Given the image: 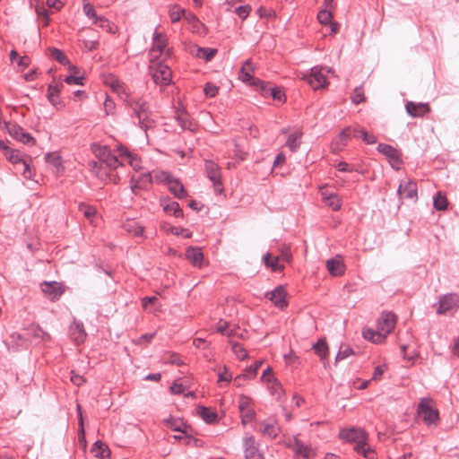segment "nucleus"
Masks as SVG:
<instances>
[{
  "label": "nucleus",
  "instance_id": "obj_1",
  "mask_svg": "<svg viewBox=\"0 0 459 459\" xmlns=\"http://www.w3.org/2000/svg\"><path fill=\"white\" fill-rule=\"evenodd\" d=\"M94 153L99 161L90 162L92 171L102 179L117 184L119 178L113 170L122 165L117 157L112 154L107 146H99L94 150Z\"/></svg>",
  "mask_w": 459,
  "mask_h": 459
},
{
  "label": "nucleus",
  "instance_id": "obj_2",
  "mask_svg": "<svg viewBox=\"0 0 459 459\" xmlns=\"http://www.w3.org/2000/svg\"><path fill=\"white\" fill-rule=\"evenodd\" d=\"M126 105L132 110V118L136 119L134 123L143 129L146 134L149 130L155 128L156 120L150 108V104L145 99L141 97L131 98L127 100Z\"/></svg>",
  "mask_w": 459,
  "mask_h": 459
},
{
  "label": "nucleus",
  "instance_id": "obj_3",
  "mask_svg": "<svg viewBox=\"0 0 459 459\" xmlns=\"http://www.w3.org/2000/svg\"><path fill=\"white\" fill-rule=\"evenodd\" d=\"M340 437L348 442L355 443L354 450L366 459H377L376 452L368 444V434L361 429H344L340 432Z\"/></svg>",
  "mask_w": 459,
  "mask_h": 459
},
{
  "label": "nucleus",
  "instance_id": "obj_4",
  "mask_svg": "<svg viewBox=\"0 0 459 459\" xmlns=\"http://www.w3.org/2000/svg\"><path fill=\"white\" fill-rule=\"evenodd\" d=\"M417 412L427 425L437 424L439 420L438 411L434 408L430 398H422L418 405Z\"/></svg>",
  "mask_w": 459,
  "mask_h": 459
},
{
  "label": "nucleus",
  "instance_id": "obj_5",
  "mask_svg": "<svg viewBox=\"0 0 459 459\" xmlns=\"http://www.w3.org/2000/svg\"><path fill=\"white\" fill-rule=\"evenodd\" d=\"M150 74L156 84L168 85L170 82L172 73L167 65L157 63L150 66Z\"/></svg>",
  "mask_w": 459,
  "mask_h": 459
},
{
  "label": "nucleus",
  "instance_id": "obj_6",
  "mask_svg": "<svg viewBox=\"0 0 459 459\" xmlns=\"http://www.w3.org/2000/svg\"><path fill=\"white\" fill-rule=\"evenodd\" d=\"M205 173L213 185L214 192L221 195L224 187L219 165L212 160H205Z\"/></svg>",
  "mask_w": 459,
  "mask_h": 459
},
{
  "label": "nucleus",
  "instance_id": "obj_7",
  "mask_svg": "<svg viewBox=\"0 0 459 459\" xmlns=\"http://www.w3.org/2000/svg\"><path fill=\"white\" fill-rule=\"evenodd\" d=\"M155 179L158 182L166 181L168 183L169 190L171 192V194L174 195L175 197L178 199L186 197L187 193L183 184L178 179L171 178L169 174L166 172H160L159 175L155 176Z\"/></svg>",
  "mask_w": 459,
  "mask_h": 459
},
{
  "label": "nucleus",
  "instance_id": "obj_8",
  "mask_svg": "<svg viewBox=\"0 0 459 459\" xmlns=\"http://www.w3.org/2000/svg\"><path fill=\"white\" fill-rule=\"evenodd\" d=\"M243 451L246 459H264L260 451V445L254 436H247L243 438Z\"/></svg>",
  "mask_w": 459,
  "mask_h": 459
},
{
  "label": "nucleus",
  "instance_id": "obj_9",
  "mask_svg": "<svg viewBox=\"0 0 459 459\" xmlns=\"http://www.w3.org/2000/svg\"><path fill=\"white\" fill-rule=\"evenodd\" d=\"M395 325L396 316L393 312H383L377 320V330L386 338L394 329Z\"/></svg>",
  "mask_w": 459,
  "mask_h": 459
},
{
  "label": "nucleus",
  "instance_id": "obj_10",
  "mask_svg": "<svg viewBox=\"0 0 459 459\" xmlns=\"http://www.w3.org/2000/svg\"><path fill=\"white\" fill-rule=\"evenodd\" d=\"M303 79H305L315 91L327 85L326 77L322 74L321 68L317 66L311 68L310 73L304 75Z\"/></svg>",
  "mask_w": 459,
  "mask_h": 459
},
{
  "label": "nucleus",
  "instance_id": "obj_11",
  "mask_svg": "<svg viewBox=\"0 0 459 459\" xmlns=\"http://www.w3.org/2000/svg\"><path fill=\"white\" fill-rule=\"evenodd\" d=\"M459 307V296L455 293L445 294L438 300L437 313L441 315Z\"/></svg>",
  "mask_w": 459,
  "mask_h": 459
},
{
  "label": "nucleus",
  "instance_id": "obj_12",
  "mask_svg": "<svg viewBox=\"0 0 459 459\" xmlns=\"http://www.w3.org/2000/svg\"><path fill=\"white\" fill-rule=\"evenodd\" d=\"M405 110L411 117H423L431 111V108L428 102L407 101Z\"/></svg>",
  "mask_w": 459,
  "mask_h": 459
},
{
  "label": "nucleus",
  "instance_id": "obj_13",
  "mask_svg": "<svg viewBox=\"0 0 459 459\" xmlns=\"http://www.w3.org/2000/svg\"><path fill=\"white\" fill-rule=\"evenodd\" d=\"M7 130H8L9 134L13 138H14L23 143L35 145L36 140L31 136L30 134L25 132L24 129L22 126H20L19 125L9 124L7 126Z\"/></svg>",
  "mask_w": 459,
  "mask_h": 459
},
{
  "label": "nucleus",
  "instance_id": "obj_14",
  "mask_svg": "<svg viewBox=\"0 0 459 459\" xmlns=\"http://www.w3.org/2000/svg\"><path fill=\"white\" fill-rule=\"evenodd\" d=\"M41 290L52 301L57 300L65 292L64 286L56 281L43 282L41 284Z\"/></svg>",
  "mask_w": 459,
  "mask_h": 459
},
{
  "label": "nucleus",
  "instance_id": "obj_15",
  "mask_svg": "<svg viewBox=\"0 0 459 459\" xmlns=\"http://www.w3.org/2000/svg\"><path fill=\"white\" fill-rule=\"evenodd\" d=\"M255 68V65L250 59L246 60L238 72V79L252 85L254 81L257 79L253 76Z\"/></svg>",
  "mask_w": 459,
  "mask_h": 459
},
{
  "label": "nucleus",
  "instance_id": "obj_16",
  "mask_svg": "<svg viewBox=\"0 0 459 459\" xmlns=\"http://www.w3.org/2000/svg\"><path fill=\"white\" fill-rule=\"evenodd\" d=\"M176 120L184 130L194 132L196 129V124L191 119L190 115L183 107L177 108Z\"/></svg>",
  "mask_w": 459,
  "mask_h": 459
},
{
  "label": "nucleus",
  "instance_id": "obj_17",
  "mask_svg": "<svg viewBox=\"0 0 459 459\" xmlns=\"http://www.w3.org/2000/svg\"><path fill=\"white\" fill-rule=\"evenodd\" d=\"M265 296L274 304L275 307L279 308H283L288 305L286 300V291L281 285L276 287L273 290L267 292Z\"/></svg>",
  "mask_w": 459,
  "mask_h": 459
},
{
  "label": "nucleus",
  "instance_id": "obj_18",
  "mask_svg": "<svg viewBox=\"0 0 459 459\" xmlns=\"http://www.w3.org/2000/svg\"><path fill=\"white\" fill-rule=\"evenodd\" d=\"M397 193L402 198L416 199L417 198L416 183L410 179L402 181L398 186Z\"/></svg>",
  "mask_w": 459,
  "mask_h": 459
},
{
  "label": "nucleus",
  "instance_id": "obj_19",
  "mask_svg": "<svg viewBox=\"0 0 459 459\" xmlns=\"http://www.w3.org/2000/svg\"><path fill=\"white\" fill-rule=\"evenodd\" d=\"M69 335L76 344L83 342L87 336L83 324L74 320L69 327Z\"/></svg>",
  "mask_w": 459,
  "mask_h": 459
},
{
  "label": "nucleus",
  "instance_id": "obj_20",
  "mask_svg": "<svg viewBox=\"0 0 459 459\" xmlns=\"http://www.w3.org/2000/svg\"><path fill=\"white\" fill-rule=\"evenodd\" d=\"M167 47V37L165 34L155 31L153 34V45L151 49V55L157 57L162 54Z\"/></svg>",
  "mask_w": 459,
  "mask_h": 459
},
{
  "label": "nucleus",
  "instance_id": "obj_21",
  "mask_svg": "<svg viewBox=\"0 0 459 459\" xmlns=\"http://www.w3.org/2000/svg\"><path fill=\"white\" fill-rule=\"evenodd\" d=\"M123 228L127 233L133 235L134 237H141L143 238H145L143 235L144 227L134 219H127L123 223Z\"/></svg>",
  "mask_w": 459,
  "mask_h": 459
},
{
  "label": "nucleus",
  "instance_id": "obj_22",
  "mask_svg": "<svg viewBox=\"0 0 459 459\" xmlns=\"http://www.w3.org/2000/svg\"><path fill=\"white\" fill-rule=\"evenodd\" d=\"M377 149L380 153L385 155L391 161H394L398 164L401 163L400 153L393 146L386 143H379Z\"/></svg>",
  "mask_w": 459,
  "mask_h": 459
},
{
  "label": "nucleus",
  "instance_id": "obj_23",
  "mask_svg": "<svg viewBox=\"0 0 459 459\" xmlns=\"http://www.w3.org/2000/svg\"><path fill=\"white\" fill-rule=\"evenodd\" d=\"M295 454L303 459H313L315 451L308 446H305L300 440L295 438L292 446Z\"/></svg>",
  "mask_w": 459,
  "mask_h": 459
},
{
  "label": "nucleus",
  "instance_id": "obj_24",
  "mask_svg": "<svg viewBox=\"0 0 459 459\" xmlns=\"http://www.w3.org/2000/svg\"><path fill=\"white\" fill-rule=\"evenodd\" d=\"M186 257L195 266L201 267L202 262L204 259V254L201 251V248L196 247H189L186 250Z\"/></svg>",
  "mask_w": 459,
  "mask_h": 459
},
{
  "label": "nucleus",
  "instance_id": "obj_25",
  "mask_svg": "<svg viewBox=\"0 0 459 459\" xmlns=\"http://www.w3.org/2000/svg\"><path fill=\"white\" fill-rule=\"evenodd\" d=\"M152 178L150 172L143 173L137 178H132V190L135 188H148L152 185Z\"/></svg>",
  "mask_w": 459,
  "mask_h": 459
},
{
  "label": "nucleus",
  "instance_id": "obj_26",
  "mask_svg": "<svg viewBox=\"0 0 459 459\" xmlns=\"http://www.w3.org/2000/svg\"><path fill=\"white\" fill-rule=\"evenodd\" d=\"M321 195L325 205L332 208L333 211H338L341 208V200L336 194L328 193V191L325 190L321 192Z\"/></svg>",
  "mask_w": 459,
  "mask_h": 459
},
{
  "label": "nucleus",
  "instance_id": "obj_27",
  "mask_svg": "<svg viewBox=\"0 0 459 459\" xmlns=\"http://www.w3.org/2000/svg\"><path fill=\"white\" fill-rule=\"evenodd\" d=\"M91 452L95 457L100 459H107L110 456V450L108 446L100 440H98L93 444Z\"/></svg>",
  "mask_w": 459,
  "mask_h": 459
},
{
  "label": "nucleus",
  "instance_id": "obj_28",
  "mask_svg": "<svg viewBox=\"0 0 459 459\" xmlns=\"http://www.w3.org/2000/svg\"><path fill=\"white\" fill-rule=\"evenodd\" d=\"M106 83L110 86V88L112 89V91L114 92H117L119 95H125V98L123 96H121V98L126 103H127V100L132 98V97H129V95L125 92L124 86H123L122 82L119 80H117L116 77L109 76V78H108L106 80Z\"/></svg>",
  "mask_w": 459,
  "mask_h": 459
},
{
  "label": "nucleus",
  "instance_id": "obj_29",
  "mask_svg": "<svg viewBox=\"0 0 459 459\" xmlns=\"http://www.w3.org/2000/svg\"><path fill=\"white\" fill-rule=\"evenodd\" d=\"M326 268L333 276H342L344 273L343 263L334 258L326 261Z\"/></svg>",
  "mask_w": 459,
  "mask_h": 459
},
{
  "label": "nucleus",
  "instance_id": "obj_30",
  "mask_svg": "<svg viewBox=\"0 0 459 459\" xmlns=\"http://www.w3.org/2000/svg\"><path fill=\"white\" fill-rule=\"evenodd\" d=\"M63 88L62 82H51L48 87V99L53 106L57 105L56 98L58 97L61 89Z\"/></svg>",
  "mask_w": 459,
  "mask_h": 459
},
{
  "label": "nucleus",
  "instance_id": "obj_31",
  "mask_svg": "<svg viewBox=\"0 0 459 459\" xmlns=\"http://www.w3.org/2000/svg\"><path fill=\"white\" fill-rule=\"evenodd\" d=\"M279 256L272 257L270 253H266L263 257L265 266L271 268L273 272H281L284 269V265L279 264Z\"/></svg>",
  "mask_w": 459,
  "mask_h": 459
},
{
  "label": "nucleus",
  "instance_id": "obj_32",
  "mask_svg": "<svg viewBox=\"0 0 459 459\" xmlns=\"http://www.w3.org/2000/svg\"><path fill=\"white\" fill-rule=\"evenodd\" d=\"M198 414L206 423L209 424L214 423L218 419V415L214 411L204 406L198 408Z\"/></svg>",
  "mask_w": 459,
  "mask_h": 459
},
{
  "label": "nucleus",
  "instance_id": "obj_33",
  "mask_svg": "<svg viewBox=\"0 0 459 459\" xmlns=\"http://www.w3.org/2000/svg\"><path fill=\"white\" fill-rule=\"evenodd\" d=\"M302 134L301 131H296L294 134L289 135L286 145L290 152H296L299 150Z\"/></svg>",
  "mask_w": 459,
  "mask_h": 459
},
{
  "label": "nucleus",
  "instance_id": "obj_34",
  "mask_svg": "<svg viewBox=\"0 0 459 459\" xmlns=\"http://www.w3.org/2000/svg\"><path fill=\"white\" fill-rule=\"evenodd\" d=\"M313 350L315 353L321 359V360H324L328 356V345L326 343V341L325 339H319L317 342H316L313 345Z\"/></svg>",
  "mask_w": 459,
  "mask_h": 459
},
{
  "label": "nucleus",
  "instance_id": "obj_35",
  "mask_svg": "<svg viewBox=\"0 0 459 459\" xmlns=\"http://www.w3.org/2000/svg\"><path fill=\"white\" fill-rule=\"evenodd\" d=\"M261 433L270 438H274L278 435V427L274 423L262 422L260 424Z\"/></svg>",
  "mask_w": 459,
  "mask_h": 459
},
{
  "label": "nucleus",
  "instance_id": "obj_36",
  "mask_svg": "<svg viewBox=\"0 0 459 459\" xmlns=\"http://www.w3.org/2000/svg\"><path fill=\"white\" fill-rule=\"evenodd\" d=\"M161 205L163 206L164 212H172L177 218H182L184 216L183 211L178 202L172 201L169 204H164L161 200Z\"/></svg>",
  "mask_w": 459,
  "mask_h": 459
},
{
  "label": "nucleus",
  "instance_id": "obj_37",
  "mask_svg": "<svg viewBox=\"0 0 459 459\" xmlns=\"http://www.w3.org/2000/svg\"><path fill=\"white\" fill-rule=\"evenodd\" d=\"M120 152V155L125 156L128 159V162L134 169L137 170L141 168L140 163L141 160L135 155L132 154L126 148L121 147L118 149Z\"/></svg>",
  "mask_w": 459,
  "mask_h": 459
},
{
  "label": "nucleus",
  "instance_id": "obj_38",
  "mask_svg": "<svg viewBox=\"0 0 459 459\" xmlns=\"http://www.w3.org/2000/svg\"><path fill=\"white\" fill-rule=\"evenodd\" d=\"M363 337L373 343H381L385 339L378 330L374 331L372 329L364 330Z\"/></svg>",
  "mask_w": 459,
  "mask_h": 459
},
{
  "label": "nucleus",
  "instance_id": "obj_39",
  "mask_svg": "<svg viewBox=\"0 0 459 459\" xmlns=\"http://www.w3.org/2000/svg\"><path fill=\"white\" fill-rule=\"evenodd\" d=\"M447 198L441 192H437L433 197L434 208L437 211H445L447 208Z\"/></svg>",
  "mask_w": 459,
  "mask_h": 459
},
{
  "label": "nucleus",
  "instance_id": "obj_40",
  "mask_svg": "<svg viewBox=\"0 0 459 459\" xmlns=\"http://www.w3.org/2000/svg\"><path fill=\"white\" fill-rule=\"evenodd\" d=\"M252 86L255 87V90L258 91L264 97H267L271 95V91H273V87H270L267 83L260 79H256L254 81Z\"/></svg>",
  "mask_w": 459,
  "mask_h": 459
},
{
  "label": "nucleus",
  "instance_id": "obj_41",
  "mask_svg": "<svg viewBox=\"0 0 459 459\" xmlns=\"http://www.w3.org/2000/svg\"><path fill=\"white\" fill-rule=\"evenodd\" d=\"M339 138L341 141L345 143L347 145L349 140L351 139V137H359L357 134V128H352L351 126L345 127L339 134Z\"/></svg>",
  "mask_w": 459,
  "mask_h": 459
},
{
  "label": "nucleus",
  "instance_id": "obj_42",
  "mask_svg": "<svg viewBox=\"0 0 459 459\" xmlns=\"http://www.w3.org/2000/svg\"><path fill=\"white\" fill-rule=\"evenodd\" d=\"M51 56L63 65H70V62L65 53L56 48L49 49Z\"/></svg>",
  "mask_w": 459,
  "mask_h": 459
},
{
  "label": "nucleus",
  "instance_id": "obj_43",
  "mask_svg": "<svg viewBox=\"0 0 459 459\" xmlns=\"http://www.w3.org/2000/svg\"><path fill=\"white\" fill-rule=\"evenodd\" d=\"M217 53L215 48H199L196 56L205 61H210Z\"/></svg>",
  "mask_w": 459,
  "mask_h": 459
},
{
  "label": "nucleus",
  "instance_id": "obj_44",
  "mask_svg": "<svg viewBox=\"0 0 459 459\" xmlns=\"http://www.w3.org/2000/svg\"><path fill=\"white\" fill-rule=\"evenodd\" d=\"M269 383L271 384L269 386L271 394L273 395H276L278 399H281V397L284 394L281 384L276 378H273V380Z\"/></svg>",
  "mask_w": 459,
  "mask_h": 459
},
{
  "label": "nucleus",
  "instance_id": "obj_45",
  "mask_svg": "<svg viewBox=\"0 0 459 459\" xmlns=\"http://www.w3.org/2000/svg\"><path fill=\"white\" fill-rule=\"evenodd\" d=\"M94 24L100 26L102 29H105L108 32L114 33L113 28L114 25L104 16L96 17V20L93 22Z\"/></svg>",
  "mask_w": 459,
  "mask_h": 459
},
{
  "label": "nucleus",
  "instance_id": "obj_46",
  "mask_svg": "<svg viewBox=\"0 0 459 459\" xmlns=\"http://www.w3.org/2000/svg\"><path fill=\"white\" fill-rule=\"evenodd\" d=\"M351 101L358 105L365 101V95L362 86L356 87L351 94Z\"/></svg>",
  "mask_w": 459,
  "mask_h": 459
},
{
  "label": "nucleus",
  "instance_id": "obj_47",
  "mask_svg": "<svg viewBox=\"0 0 459 459\" xmlns=\"http://www.w3.org/2000/svg\"><path fill=\"white\" fill-rule=\"evenodd\" d=\"M357 134L361 137L367 144L376 143L377 138L374 134H368L365 129L357 128Z\"/></svg>",
  "mask_w": 459,
  "mask_h": 459
},
{
  "label": "nucleus",
  "instance_id": "obj_48",
  "mask_svg": "<svg viewBox=\"0 0 459 459\" xmlns=\"http://www.w3.org/2000/svg\"><path fill=\"white\" fill-rule=\"evenodd\" d=\"M231 350L240 360L246 359L248 356L245 348L238 342L231 343Z\"/></svg>",
  "mask_w": 459,
  "mask_h": 459
},
{
  "label": "nucleus",
  "instance_id": "obj_49",
  "mask_svg": "<svg viewBox=\"0 0 459 459\" xmlns=\"http://www.w3.org/2000/svg\"><path fill=\"white\" fill-rule=\"evenodd\" d=\"M186 13V10L178 6L172 7L169 12V18L173 23L180 21L182 15Z\"/></svg>",
  "mask_w": 459,
  "mask_h": 459
},
{
  "label": "nucleus",
  "instance_id": "obj_50",
  "mask_svg": "<svg viewBox=\"0 0 459 459\" xmlns=\"http://www.w3.org/2000/svg\"><path fill=\"white\" fill-rule=\"evenodd\" d=\"M354 352L352 351V349L349 346V345H342L340 347V350L335 357V361H340V360H342L346 358H348L349 356L352 355Z\"/></svg>",
  "mask_w": 459,
  "mask_h": 459
},
{
  "label": "nucleus",
  "instance_id": "obj_51",
  "mask_svg": "<svg viewBox=\"0 0 459 459\" xmlns=\"http://www.w3.org/2000/svg\"><path fill=\"white\" fill-rule=\"evenodd\" d=\"M45 160L48 163L53 165L57 169L62 167L61 157L56 153H47L45 155Z\"/></svg>",
  "mask_w": 459,
  "mask_h": 459
},
{
  "label": "nucleus",
  "instance_id": "obj_52",
  "mask_svg": "<svg viewBox=\"0 0 459 459\" xmlns=\"http://www.w3.org/2000/svg\"><path fill=\"white\" fill-rule=\"evenodd\" d=\"M333 14L331 11L321 10L317 14V19L322 24H328L332 22Z\"/></svg>",
  "mask_w": 459,
  "mask_h": 459
},
{
  "label": "nucleus",
  "instance_id": "obj_53",
  "mask_svg": "<svg viewBox=\"0 0 459 459\" xmlns=\"http://www.w3.org/2000/svg\"><path fill=\"white\" fill-rule=\"evenodd\" d=\"M218 91H219V88L211 82H207L204 89V92L205 96L209 97V98L215 97L218 93Z\"/></svg>",
  "mask_w": 459,
  "mask_h": 459
},
{
  "label": "nucleus",
  "instance_id": "obj_54",
  "mask_svg": "<svg viewBox=\"0 0 459 459\" xmlns=\"http://www.w3.org/2000/svg\"><path fill=\"white\" fill-rule=\"evenodd\" d=\"M87 0H83V12L84 13L91 19H93V22L96 20V17H99L91 4L86 3Z\"/></svg>",
  "mask_w": 459,
  "mask_h": 459
},
{
  "label": "nucleus",
  "instance_id": "obj_55",
  "mask_svg": "<svg viewBox=\"0 0 459 459\" xmlns=\"http://www.w3.org/2000/svg\"><path fill=\"white\" fill-rule=\"evenodd\" d=\"M79 210L84 214V216L88 219H91V217H93L96 213V210L91 207V206H89V205H86V204H81L79 205Z\"/></svg>",
  "mask_w": 459,
  "mask_h": 459
},
{
  "label": "nucleus",
  "instance_id": "obj_56",
  "mask_svg": "<svg viewBox=\"0 0 459 459\" xmlns=\"http://www.w3.org/2000/svg\"><path fill=\"white\" fill-rule=\"evenodd\" d=\"M280 257L286 261L287 263H290V260H291V253H290V247H288L287 245H281V247H280Z\"/></svg>",
  "mask_w": 459,
  "mask_h": 459
},
{
  "label": "nucleus",
  "instance_id": "obj_57",
  "mask_svg": "<svg viewBox=\"0 0 459 459\" xmlns=\"http://www.w3.org/2000/svg\"><path fill=\"white\" fill-rule=\"evenodd\" d=\"M36 12L39 16H41L45 19V25H48L49 21V13L48 10L44 6V4H38L36 6Z\"/></svg>",
  "mask_w": 459,
  "mask_h": 459
},
{
  "label": "nucleus",
  "instance_id": "obj_58",
  "mask_svg": "<svg viewBox=\"0 0 459 459\" xmlns=\"http://www.w3.org/2000/svg\"><path fill=\"white\" fill-rule=\"evenodd\" d=\"M262 365V361H256L255 364L249 366L246 369V375H247L248 378L255 377L257 374V370Z\"/></svg>",
  "mask_w": 459,
  "mask_h": 459
},
{
  "label": "nucleus",
  "instance_id": "obj_59",
  "mask_svg": "<svg viewBox=\"0 0 459 459\" xmlns=\"http://www.w3.org/2000/svg\"><path fill=\"white\" fill-rule=\"evenodd\" d=\"M251 11V7L249 5H241L236 8L235 13L241 19H246Z\"/></svg>",
  "mask_w": 459,
  "mask_h": 459
},
{
  "label": "nucleus",
  "instance_id": "obj_60",
  "mask_svg": "<svg viewBox=\"0 0 459 459\" xmlns=\"http://www.w3.org/2000/svg\"><path fill=\"white\" fill-rule=\"evenodd\" d=\"M270 96L280 102H284L286 100L284 92L280 88H273Z\"/></svg>",
  "mask_w": 459,
  "mask_h": 459
},
{
  "label": "nucleus",
  "instance_id": "obj_61",
  "mask_svg": "<svg viewBox=\"0 0 459 459\" xmlns=\"http://www.w3.org/2000/svg\"><path fill=\"white\" fill-rule=\"evenodd\" d=\"M240 413H241L242 423L244 425L251 422L254 420L255 415V411L253 409L245 411L244 412H240Z\"/></svg>",
  "mask_w": 459,
  "mask_h": 459
},
{
  "label": "nucleus",
  "instance_id": "obj_62",
  "mask_svg": "<svg viewBox=\"0 0 459 459\" xmlns=\"http://www.w3.org/2000/svg\"><path fill=\"white\" fill-rule=\"evenodd\" d=\"M238 408L240 412H244L245 411L251 410L250 408V400L247 396H241L238 402Z\"/></svg>",
  "mask_w": 459,
  "mask_h": 459
},
{
  "label": "nucleus",
  "instance_id": "obj_63",
  "mask_svg": "<svg viewBox=\"0 0 459 459\" xmlns=\"http://www.w3.org/2000/svg\"><path fill=\"white\" fill-rule=\"evenodd\" d=\"M83 77L82 76H75V75H68L65 77V82L69 85H82V84Z\"/></svg>",
  "mask_w": 459,
  "mask_h": 459
},
{
  "label": "nucleus",
  "instance_id": "obj_64",
  "mask_svg": "<svg viewBox=\"0 0 459 459\" xmlns=\"http://www.w3.org/2000/svg\"><path fill=\"white\" fill-rule=\"evenodd\" d=\"M346 144L345 143H343L342 141L340 140L339 136H337L336 139H334L332 143V150L333 152H340L341 150L343 149V147H345Z\"/></svg>",
  "mask_w": 459,
  "mask_h": 459
}]
</instances>
